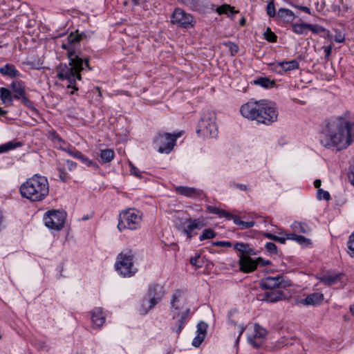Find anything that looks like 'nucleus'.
Masks as SVG:
<instances>
[{
	"label": "nucleus",
	"instance_id": "1",
	"mask_svg": "<svg viewBox=\"0 0 354 354\" xmlns=\"http://www.w3.org/2000/svg\"><path fill=\"white\" fill-rule=\"evenodd\" d=\"M82 35L78 34L77 31L71 32L62 44V48L67 50L66 55L69 60L68 64H61L56 68L57 77L59 80H66L68 82V88H71V94L77 91L76 80H81L80 72L86 68L91 71L89 66V59L84 56L80 50V41Z\"/></svg>",
	"mask_w": 354,
	"mask_h": 354
},
{
	"label": "nucleus",
	"instance_id": "2",
	"mask_svg": "<svg viewBox=\"0 0 354 354\" xmlns=\"http://www.w3.org/2000/svg\"><path fill=\"white\" fill-rule=\"evenodd\" d=\"M354 140V122L339 116L326 127L321 144L328 149L341 151L348 148Z\"/></svg>",
	"mask_w": 354,
	"mask_h": 354
},
{
	"label": "nucleus",
	"instance_id": "3",
	"mask_svg": "<svg viewBox=\"0 0 354 354\" xmlns=\"http://www.w3.org/2000/svg\"><path fill=\"white\" fill-rule=\"evenodd\" d=\"M240 112L244 118L266 125L272 124L278 118L274 104L266 100H251L241 106Z\"/></svg>",
	"mask_w": 354,
	"mask_h": 354
},
{
	"label": "nucleus",
	"instance_id": "4",
	"mask_svg": "<svg viewBox=\"0 0 354 354\" xmlns=\"http://www.w3.org/2000/svg\"><path fill=\"white\" fill-rule=\"evenodd\" d=\"M23 198L30 201H43L49 193V184L47 178L39 174L26 180L19 188Z\"/></svg>",
	"mask_w": 354,
	"mask_h": 354
},
{
	"label": "nucleus",
	"instance_id": "5",
	"mask_svg": "<svg viewBox=\"0 0 354 354\" xmlns=\"http://www.w3.org/2000/svg\"><path fill=\"white\" fill-rule=\"evenodd\" d=\"M164 295L165 290L162 286L157 283L151 285L141 301L139 308L140 313L143 315L147 314L161 301Z\"/></svg>",
	"mask_w": 354,
	"mask_h": 354
},
{
	"label": "nucleus",
	"instance_id": "6",
	"mask_svg": "<svg viewBox=\"0 0 354 354\" xmlns=\"http://www.w3.org/2000/svg\"><path fill=\"white\" fill-rule=\"evenodd\" d=\"M134 252L131 250L122 251L117 257L115 268L119 274L131 277L137 272L133 267Z\"/></svg>",
	"mask_w": 354,
	"mask_h": 354
},
{
	"label": "nucleus",
	"instance_id": "7",
	"mask_svg": "<svg viewBox=\"0 0 354 354\" xmlns=\"http://www.w3.org/2000/svg\"><path fill=\"white\" fill-rule=\"evenodd\" d=\"M142 213L136 209H128L123 211L119 217L118 230L122 232L128 229L134 230L140 227L142 221Z\"/></svg>",
	"mask_w": 354,
	"mask_h": 354
},
{
	"label": "nucleus",
	"instance_id": "8",
	"mask_svg": "<svg viewBox=\"0 0 354 354\" xmlns=\"http://www.w3.org/2000/svg\"><path fill=\"white\" fill-rule=\"evenodd\" d=\"M196 133L204 138H214L217 136L216 114L214 112L207 111L203 114L198 122Z\"/></svg>",
	"mask_w": 354,
	"mask_h": 354
},
{
	"label": "nucleus",
	"instance_id": "9",
	"mask_svg": "<svg viewBox=\"0 0 354 354\" xmlns=\"http://www.w3.org/2000/svg\"><path fill=\"white\" fill-rule=\"evenodd\" d=\"M182 136V132L176 133H158L154 139V145L159 153H169L174 149L178 138Z\"/></svg>",
	"mask_w": 354,
	"mask_h": 354
},
{
	"label": "nucleus",
	"instance_id": "10",
	"mask_svg": "<svg viewBox=\"0 0 354 354\" xmlns=\"http://www.w3.org/2000/svg\"><path fill=\"white\" fill-rule=\"evenodd\" d=\"M44 221L48 228L60 230L64 225L65 214L59 210H50L45 214Z\"/></svg>",
	"mask_w": 354,
	"mask_h": 354
},
{
	"label": "nucleus",
	"instance_id": "11",
	"mask_svg": "<svg viewBox=\"0 0 354 354\" xmlns=\"http://www.w3.org/2000/svg\"><path fill=\"white\" fill-rule=\"evenodd\" d=\"M171 24L180 28H188L193 27L195 21L194 17L180 8H176L171 16Z\"/></svg>",
	"mask_w": 354,
	"mask_h": 354
},
{
	"label": "nucleus",
	"instance_id": "12",
	"mask_svg": "<svg viewBox=\"0 0 354 354\" xmlns=\"http://www.w3.org/2000/svg\"><path fill=\"white\" fill-rule=\"evenodd\" d=\"M239 263L241 271L243 272H250L257 268V265H270V262L269 261H265L260 257L257 258L256 260H253L250 257L243 256L239 260Z\"/></svg>",
	"mask_w": 354,
	"mask_h": 354
},
{
	"label": "nucleus",
	"instance_id": "13",
	"mask_svg": "<svg viewBox=\"0 0 354 354\" xmlns=\"http://www.w3.org/2000/svg\"><path fill=\"white\" fill-rule=\"evenodd\" d=\"M259 285L264 290H278L286 286L283 277L281 275L276 277H267L259 281Z\"/></svg>",
	"mask_w": 354,
	"mask_h": 354
},
{
	"label": "nucleus",
	"instance_id": "14",
	"mask_svg": "<svg viewBox=\"0 0 354 354\" xmlns=\"http://www.w3.org/2000/svg\"><path fill=\"white\" fill-rule=\"evenodd\" d=\"M189 308H186L183 310V313H178L176 310H174V313L171 314L174 320L173 326L171 327V330L173 332L176 333H180L181 332L189 317Z\"/></svg>",
	"mask_w": 354,
	"mask_h": 354
},
{
	"label": "nucleus",
	"instance_id": "15",
	"mask_svg": "<svg viewBox=\"0 0 354 354\" xmlns=\"http://www.w3.org/2000/svg\"><path fill=\"white\" fill-rule=\"evenodd\" d=\"M267 331L258 324H254V333L253 336L248 337V343L254 348H259L261 346L263 339L266 337Z\"/></svg>",
	"mask_w": 354,
	"mask_h": 354
},
{
	"label": "nucleus",
	"instance_id": "16",
	"mask_svg": "<svg viewBox=\"0 0 354 354\" xmlns=\"http://www.w3.org/2000/svg\"><path fill=\"white\" fill-rule=\"evenodd\" d=\"M171 314L174 313V310H176L178 313H183L186 308V300L183 295L182 291L178 290L174 294L171 301Z\"/></svg>",
	"mask_w": 354,
	"mask_h": 354
},
{
	"label": "nucleus",
	"instance_id": "17",
	"mask_svg": "<svg viewBox=\"0 0 354 354\" xmlns=\"http://www.w3.org/2000/svg\"><path fill=\"white\" fill-rule=\"evenodd\" d=\"M272 69L278 73L287 72L299 68V63L295 60H290L288 62H281L271 64Z\"/></svg>",
	"mask_w": 354,
	"mask_h": 354
},
{
	"label": "nucleus",
	"instance_id": "18",
	"mask_svg": "<svg viewBox=\"0 0 354 354\" xmlns=\"http://www.w3.org/2000/svg\"><path fill=\"white\" fill-rule=\"evenodd\" d=\"M91 319L94 328H100L105 322V316L104 315L101 308H95L91 311Z\"/></svg>",
	"mask_w": 354,
	"mask_h": 354
},
{
	"label": "nucleus",
	"instance_id": "19",
	"mask_svg": "<svg viewBox=\"0 0 354 354\" xmlns=\"http://www.w3.org/2000/svg\"><path fill=\"white\" fill-rule=\"evenodd\" d=\"M175 190L179 194L189 198L201 196L203 194L200 189L185 186H177L175 187Z\"/></svg>",
	"mask_w": 354,
	"mask_h": 354
},
{
	"label": "nucleus",
	"instance_id": "20",
	"mask_svg": "<svg viewBox=\"0 0 354 354\" xmlns=\"http://www.w3.org/2000/svg\"><path fill=\"white\" fill-rule=\"evenodd\" d=\"M324 296L320 292H313L308 295L304 299L299 301L300 304L306 306L319 305L324 300Z\"/></svg>",
	"mask_w": 354,
	"mask_h": 354
},
{
	"label": "nucleus",
	"instance_id": "21",
	"mask_svg": "<svg viewBox=\"0 0 354 354\" xmlns=\"http://www.w3.org/2000/svg\"><path fill=\"white\" fill-rule=\"evenodd\" d=\"M343 274L341 273H327L319 278V280L323 283L332 286L337 283L341 280Z\"/></svg>",
	"mask_w": 354,
	"mask_h": 354
},
{
	"label": "nucleus",
	"instance_id": "22",
	"mask_svg": "<svg viewBox=\"0 0 354 354\" xmlns=\"http://www.w3.org/2000/svg\"><path fill=\"white\" fill-rule=\"evenodd\" d=\"M284 295L282 291L278 290H272L266 292L263 295L261 300H265L268 302H276L282 299Z\"/></svg>",
	"mask_w": 354,
	"mask_h": 354
},
{
	"label": "nucleus",
	"instance_id": "23",
	"mask_svg": "<svg viewBox=\"0 0 354 354\" xmlns=\"http://www.w3.org/2000/svg\"><path fill=\"white\" fill-rule=\"evenodd\" d=\"M234 250L240 252L241 254L239 257V259L241 257L247 256L250 257V255H255L256 252L250 246L249 244L244 243H236L234 245Z\"/></svg>",
	"mask_w": 354,
	"mask_h": 354
},
{
	"label": "nucleus",
	"instance_id": "24",
	"mask_svg": "<svg viewBox=\"0 0 354 354\" xmlns=\"http://www.w3.org/2000/svg\"><path fill=\"white\" fill-rule=\"evenodd\" d=\"M0 73L3 75L12 78L19 77L21 75L19 71L16 68V67L13 64H6L3 67H1Z\"/></svg>",
	"mask_w": 354,
	"mask_h": 354
},
{
	"label": "nucleus",
	"instance_id": "25",
	"mask_svg": "<svg viewBox=\"0 0 354 354\" xmlns=\"http://www.w3.org/2000/svg\"><path fill=\"white\" fill-rule=\"evenodd\" d=\"M291 228L292 230V233L295 234H308L311 232L310 227L306 223L295 221L291 225Z\"/></svg>",
	"mask_w": 354,
	"mask_h": 354
},
{
	"label": "nucleus",
	"instance_id": "26",
	"mask_svg": "<svg viewBox=\"0 0 354 354\" xmlns=\"http://www.w3.org/2000/svg\"><path fill=\"white\" fill-rule=\"evenodd\" d=\"M11 88L14 93L13 97L20 99L25 95V87L21 81H15L11 84Z\"/></svg>",
	"mask_w": 354,
	"mask_h": 354
},
{
	"label": "nucleus",
	"instance_id": "27",
	"mask_svg": "<svg viewBox=\"0 0 354 354\" xmlns=\"http://www.w3.org/2000/svg\"><path fill=\"white\" fill-rule=\"evenodd\" d=\"M287 239L292 240L300 244L301 245L307 246L311 244L310 239L295 233H286Z\"/></svg>",
	"mask_w": 354,
	"mask_h": 354
},
{
	"label": "nucleus",
	"instance_id": "28",
	"mask_svg": "<svg viewBox=\"0 0 354 354\" xmlns=\"http://www.w3.org/2000/svg\"><path fill=\"white\" fill-rule=\"evenodd\" d=\"M0 98L3 104L10 106L12 104V96L9 89L5 87L0 88Z\"/></svg>",
	"mask_w": 354,
	"mask_h": 354
},
{
	"label": "nucleus",
	"instance_id": "29",
	"mask_svg": "<svg viewBox=\"0 0 354 354\" xmlns=\"http://www.w3.org/2000/svg\"><path fill=\"white\" fill-rule=\"evenodd\" d=\"M186 221L188 223V225L185 228L187 229V231H193L195 229H201L205 225L203 221L200 218H187Z\"/></svg>",
	"mask_w": 354,
	"mask_h": 354
},
{
	"label": "nucleus",
	"instance_id": "30",
	"mask_svg": "<svg viewBox=\"0 0 354 354\" xmlns=\"http://www.w3.org/2000/svg\"><path fill=\"white\" fill-rule=\"evenodd\" d=\"M216 12L219 15L225 14L228 17H231L233 15L238 13L239 11L235 10L234 7L233 6L228 4H223L216 8Z\"/></svg>",
	"mask_w": 354,
	"mask_h": 354
},
{
	"label": "nucleus",
	"instance_id": "31",
	"mask_svg": "<svg viewBox=\"0 0 354 354\" xmlns=\"http://www.w3.org/2000/svg\"><path fill=\"white\" fill-rule=\"evenodd\" d=\"M207 209L209 212L218 214L220 217H225L227 219L230 220L233 217V214L229 212H225V210L220 209L214 206L208 205L207 207Z\"/></svg>",
	"mask_w": 354,
	"mask_h": 354
},
{
	"label": "nucleus",
	"instance_id": "32",
	"mask_svg": "<svg viewBox=\"0 0 354 354\" xmlns=\"http://www.w3.org/2000/svg\"><path fill=\"white\" fill-rule=\"evenodd\" d=\"M22 146L20 142L10 141L0 145V153L7 152L10 150L15 149Z\"/></svg>",
	"mask_w": 354,
	"mask_h": 354
},
{
	"label": "nucleus",
	"instance_id": "33",
	"mask_svg": "<svg viewBox=\"0 0 354 354\" xmlns=\"http://www.w3.org/2000/svg\"><path fill=\"white\" fill-rule=\"evenodd\" d=\"M278 17L284 21H290L295 18L294 13L288 9L280 8L277 12Z\"/></svg>",
	"mask_w": 354,
	"mask_h": 354
},
{
	"label": "nucleus",
	"instance_id": "34",
	"mask_svg": "<svg viewBox=\"0 0 354 354\" xmlns=\"http://www.w3.org/2000/svg\"><path fill=\"white\" fill-rule=\"evenodd\" d=\"M232 219H233L234 223L236 225L240 226L241 229H242V230H245V229L252 227L255 224L254 221L246 222V221H241L239 217L236 216L234 215H233V217L232 218Z\"/></svg>",
	"mask_w": 354,
	"mask_h": 354
},
{
	"label": "nucleus",
	"instance_id": "35",
	"mask_svg": "<svg viewBox=\"0 0 354 354\" xmlns=\"http://www.w3.org/2000/svg\"><path fill=\"white\" fill-rule=\"evenodd\" d=\"M100 158L103 162H109L114 158V151L110 149L102 150L100 152Z\"/></svg>",
	"mask_w": 354,
	"mask_h": 354
},
{
	"label": "nucleus",
	"instance_id": "36",
	"mask_svg": "<svg viewBox=\"0 0 354 354\" xmlns=\"http://www.w3.org/2000/svg\"><path fill=\"white\" fill-rule=\"evenodd\" d=\"M308 24L301 23V24H295L292 25V30L296 34L302 35L306 34L307 30H308Z\"/></svg>",
	"mask_w": 354,
	"mask_h": 354
},
{
	"label": "nucleus",
	"instance_id": "37",
	"mask_svg": "<svg viewBox=\"0 0 354 354\" xmlns=\"http://www.w3.org/2000/svg\"><path fill=\"white\" fill-rule=\"evenodd\" d=\"M254 83L264 88H270L274 85V82L267 77H260L254 80Z\"/></svg>",
	"mask_w": 354,
	"mask_h": 354
},
{
	"label": "nucleus",
	"instance_id": "38",
	"mask_svg": "<svg viewBox=\"0 0 354 354\" xmlns=\"http://www.w3.org/2000/svg\"><path fill=\"white\" fill-rule=\"evenodd\" d=\"M59 171V176L62 181L66 182L70 179V176L68 173V169L63 165H59L57 167Z\"/></svg>",
	"mask_w": 354,
	"mask_h": 354
},
{
	"label": "nucleus",
	"instance_id": "39",
	"mask_svg": "<svg viewBox=\"0 0 354 354\" xmlns=\"http://www.w3.org/2000/svg\"><path fill=\"white\" fill-rule=\"evenodd\" d=\"M308 30L316 34H326L328 31L324 27L319 25L308 24Z\"/></svg>",
	"mask_w": 354,
	"mask_h": 354
},
{
	"label": "nucleus",
	"instance_id": "40",
	"mask_svg": "<svg viewBox=\"0 0 354 354\" xmlns=\"http://www.w3.org/2000/svg\"><path fill=\"white\" fill-rule=\"evenodd\" d=\"M348 254L353 258H354V232L352 233L348 239L347 243Z\"/></svg>",
	"mask_w": 354,
	"mask_h": 354
},
{
	"label": "nucleus",
	"instance_id": "41",
	"mask_svg": "<svg viewBox=\"0 0 354 354\" xmlns=\"http://www.w3.org/2000/svg\"><path fill=\"white\" fill-rule=\"evenodd\" d=\"M216 236V233L212 229H205L201 234L200 241H203L207 239H213Z\"/></svg>",
	"mask_w": 354,
	"mask_h": 354
},
{
	"label": "nucleus",
	"instance_id": "42",
	"mask_svg": "<svg viewBox=\"0 0 354 354\" xmlns=\"http://www.w3.org/2000/svg\"><path fill=\"white\" fill-rule=\"evenodd\" d=\"M265 39L270 42H275L277 37L276 35L271 31L270 28H268L264 33Z\"/></svg>",
	"mask_w": 354,
	"mask_h": 354
},
{
	"label": "nucleus",
	"instance_id": "43",
	"mask_svg": "<svg viewBox=\"0 0 354 354\" xmlns=\"http://www.w3.org/2000/svg\"><path fill=\"white\" fill-rule=\"evenodd\" d=\"M267 15L270 17H274L276 15L275 7L273 1H270L266 7Z\"/></svg>",
	"mask_w": 354,
	"mask_h": 354
},
{
	"label": "nucleus",
	"instance_id": "44",
	"mask_svg": "<svg viewBox=\"0 0 354 354\" xmlns=\"http://www.w3.org/2000/svg\"><path fill=\"white\" fill-rule=\"evenodd\" d=\"M205 336L203 333H197V335L194 338L192 341V345L194 347H198L205 339Z\"/></svg>",
	"mask_w": 354,
	"mask_h": 354
},
{
	"label": "nucleus",
	"instance_id": "45",
	"mask_svg": "<svg viewBox=\"0 0 354 354\" xmlns=\"http://www.w3.org/2000/svg\"><path fill=\"white\" fill-rule=\"evenodd\" d=\"M317 198L319 199H324L326 201H328L330 198V196L327 191H324L322 189H319L317 190Z\"/></svg>",
	"mask_w": 354,
	"mask_h": 354
},
{
	"label": "nucleus",
	"instance_id": "46",
	"mask_svg": "<svg viewBox=\"0 0 354 354\" xmlns=\"http://www.w3.org/2000/svg\"><path fill=\"white\" fill-rule=\"evenodd\" d=\"M207 328V324L204 322H200L197 324V333H203V335L206 336V332Z\"/></svg>",
	"mask_w": 354,
	"mask_h": 354
},
{
	"label": "nucleus",
	"instance_id": "47",
	"mask_svg": "<svg viewBox=\"0 0 354 354\" xmlns=\"http://www.w3.org/2000/svg\"><path fill=\"white\" fill-rule=\"evenodd\" d=\"M78 159L80 160L82 162L86 165V166H97L95 162H93L91 160L84 156L82 153H80Z\"/></svg>",
	"mask_w": 354,
	"mask_h": 354
},
{
	"label": "nucleus",
	"instance_id": "48",
	"mask_svg": "<svg viewBox=\"0 0 354 354\" xmlns=\"http://www.w3.org/2000/svg\"><path fill=\"white\" fill-rule=\"evenodd\" d=\"M62 165L64 166L69 171H73L77 167V164L75 162L69 160H65Z\"/></svg>",
	"mask_w": 354,
	"mask_h": 354
},
{
	"label": "nucleus",
	"instance_id": "49",
	"mask_svg": "<svg viewBox=\"0 0 354 354\" xmlns=\"http://www.w3.org/2000/svg\"><path fill=\"white\" fill-rule=\"evenodd\" d=\"M66 152H67L69 155L73 156L74 158L78 159L81 152L76 150L75 148L68 147L67 149H64Z\"/></svg>",
	"mask_w": 354,
	"mask_h": 354
},
{
	"label": "nucleus",
	"instance_id": "50",
	"mask_svg": "<svg viewBox=\"0 0 354 354\" xmlns=\"http://www.w3.org/2000/svg\"><path fill=\"white\" fill-rule=\"evenodd\" d=\"M225 45L229 48V50L230 51L232 55H234L238 53L239 47L236 44L232 42H229L225 44Z\"/></svg>",
	"mask_w": 354,
	"mask_h": 354
},
{
	"label": "nucleus",
	"instance_id": "51",
	"mask_svg": "<svg viewBox=\"0 0 354 354\" xmlns=\"http://www.w3.org/2000/svg\"><path fill=\"white\" fill-rule=\"evenodd\" d=\"M48 137L53 142H58L59 143L63 142L62 139L55 131H50Z\"/></svg>",
	"mask_w": 354,
	"mask_h": 354
},
{
	"label": "nucleus",
	"instance_id": "52",
	"mask_svg": "<svg viewBox=\"0 0 354 354\" xmlns=\"http://www.w3.org/2000/svg\"><path fill=\"white\" fill-rule=\"evenodd\" d=\"M266 250L272 253H277V245L272 243V242H268L265 245Z\"/></svg>",
	"mask_w": 354,
	"mask_h": 354
},
{
	"label": "nucleus",
	"instance_id": "53",
	"mask_svg": "<svg viewBox=\"0 0 354 354\" xmlns=\"http://www.w3.org/2000/svg\"><path fill=\"white\" fill-rule=\"evenodd\" d=\"M131 165V173L136 176V177L141 178H142V172L135 166L130 164Z\"/></svg>",
	"mask_w": 354,
	"mask_h": 354
},
{
	"label": "nucleus",
	"instance_id": "54",
	"mask_svg": "<svg viewBox=\"0 0 354 354\" xmlns=\"http://www.w3.org/2000/svg\"><path fill=\"white\" fill-rule=\"evenodd\" d=\"M19 100H21V102L28 108H32V102L26 97L25 95H23Z\"/></svg>",
	"mask_w": 354,
	"mask_h": 354
},
{
	"label": "nucleus",
	"instance_id": "55",
	"mask_svg": "<svg viewBox=\"0 0 354 354\" xmlns=\"http://www.w3.org/2000/svg\"><path fill=\"white\" fill-rule=\"evenodd\" d=\"M230 186L231 187H236L238 188L239 189L241 190V191H246L248 187H247V185H244V184H239V183H231L230 184Z\"/></svg>",
	"mask_w": 354,
	"mask_h": 354
},
{
	"label": "nucleus",
	"instance_id": "56",
	"mask_svg": "<svg viewBox=\"0 0 354 354\" xmlns=\"http://www.w3.org/2000/svg\"><path fill=\"white\" fill-rule=\"evenodd\" d=\"M214 245L221 247H231L232 243L230 241H216L213 243Z\"/></svg>",
	"mask_w": 354,
	"mask_h": 354
},
{
	"label": "nucleus",
	"instance_id": "57",
	"mask_svg": "<svg viewBox=\"0 0 354 354\" xmlns=\"http://www.w3.org/2000/svg\"><path fill=\"white\" fill-rule=\"evenodd\" d=\"M245 329V327L243 326V325H239L238 326L239 335H238V337H237L236 340V344L239 343V339H240L241 336L242 335L243 333L244 332Z\"/></svg>",
	"mask_w": 354,
	"mask_h": 354
},
{
	"label": "nucleus",
	"instance_id": "58",
	"mask_svg": "<svg viewBox=\"0 0 354 354\" xmlns=\"http://www.w3.org/2000/svg\"><path fill=\"white\" fill-rule=\"evenodd\" d=\"M199 257H200V255L197 254L194 257L191 258L190 259V263L192 266H197V267H201V266L198 264V261Z\"/></svg>",
	"mask_w": 354,
	"mask_h": 354
},
{
	"label": "nucleus",
	"instance_id": "59",
	"mask_svg": "<svg viewBox=\"0 0 354 354\" xmlns=\"http://www.w3.org/2000/svg\"><path fill=\"white\" fill-rule=\"evenodd\" d=\"M322 48L324 49V51L325 53V57H328L331 54L332 46L330 45L327 46H324Z\"/></svg>",
	"mask_w": 354,
	"mask_h": 354
},
{
	"label": "nucleus",
	"instance_id": "60",
	"mask_svg": "<svg viewBox=\"0 0 354 354\" xmlns=\"http://www.w3.org/2000/svg\"><path fill=\"white\" fill-rule=\"evenodd\" d=\"M5 226V218L2 212H0V230H1V229H3Z\"/></svg>",
	"mask_w": 354,
	"mask_h": 354
},
{
	"label": "nucleus",
	"instance_id": "61",
	"mask_svg": "<svg viewBox=\"0 0 354 354\" xmlns=\"http://www.w3.org/2000/svg\"><path fill=\"white\" fill-rule=\"evenodd\" d=\"M264 236L266 237H267L268 239H271L272 241H275V240H277V236L274 235V234H270V233H265Z\"/></svg>",
	"mask_w": 354,
	"mask_h": 354
},
{
	"label": "nucleus",
	"instance_id": "62",
	"mask_svg": "<svg viewBox=\"0 0 354 354\" xmlns=\"http://www.w3.org/2000/svg\"><path fill=\"white\" fill-rule=\"evenodd\" d=\"M287 236L286 235V237H279L277 236V240L275 241L279 242L282 244L286 243V241L287 240Z\"/></svg>",
	"mask_w": 354,
	"mask_h": 354
},
{
	"label": "nucleus",
	"instance_id": "63",
	"mask_svg": "<svg viewBox=\"0 0 354 354\" xmlns=\"http://www.w3.org/2000/svg\"><path fill=\"white\" fill-rule=\"evenodd\" d=\"M299 8L306 13H308V14L310 13V9L307 6H301L299 7Z\"/></svg>",
	"mask_w": 354,
	"mask_h": 354
},
{
	"label": "nucleus",
	"instance_id": "64",
	"mask_svg": "<svg viewBox=\"0 0 354 354\" xmlns=\"http://www.w3.org/2000/svg\"><path fill=\"white\" fill-rule=\"evenodd\" d=\"M321 185H322V181H321V180H319V179H317V180H315V182H314V186H315V188H317V190H318L319 189H321V188H320Z\"/></svg>",
	"mask_w": 354,
	"mask_h": 354
}]
</instances>
